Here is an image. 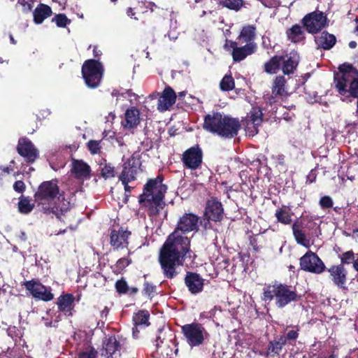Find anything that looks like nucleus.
I'll use <instances>...</instances> for the list:
<instances>
[{"label": "nucleus", "instance_id": "obj_1", "mask_svg": "<svg viewBox=\"0 0 358 358\" xmlns=\"http://www.w3.org/2000/svg\"><path fill=\"white\" fill-rule=\"evenodd\" d=\"M190 243V238L177 231L169 234L159 255V262L164 278L171 280L178 275V268L183 265L187 254L191 252Z\"/></svg>", "mask_w": 358, "mask_h": 358}, {"label": "nucleus", "instance_id": "obj_2", "mask_svg": "<svg viewBox=\"0 0 358 358\" xmlns=\"http://www.w3.org/2000/svg\"><path fill=\"white\" fill-rule=\"evenodd\" d=\"M164 176L159 174L150 178L144 185L143 193L138 196L141 208H144L150 217H156L165 207V194L167 186L163 184Z\"/></svg>", "mask_w": 358, "mask_h": 358}, {"label": "nucleus", "instance_id": "obj_3", "mask_svg": "<svg viewBox=\"0 0 358 358\" xmlns=\"http://www.w3.org/2000/svg\"><path fill=\"white\" fill-rule=\"evenodd\" d=\"M203 128L206 131L221 138L231 139L238 135L241 124L238 117H233L220 112H213L205 115Z\"/></svg>", "mask_w": 358, "mask_h": 358}, {"label": "nucleus", "instance_id": "obj_4", "mask_svg": "<svg viewBox=\"0 0 358 358\" xmlns=\"http://www.w3.org/2000/svg\"><path fill=\"white\" fill-rule=\"evenodd\" d=\"M335 89L343 101L358 98V71L351 65L340 67L334 75Z\"/></svg>", "mask_w": 358, "mask_h": 358}, {"label": "nucleus", "instance_id": "obj_5", "mask_svg": "<svg viewBox=\"0 0 358 358\" xmlns=\"http://www.w3.org/2000/svg\"><path fill=\"white\" fill-rule=\"evenodd\" d=\"M59 194V187L57 180L41 182L34 193V201L40 207V210L45 214H55L58 216V207L55 202Z\"/></svg>", "mask_w": 358, "mask_h": 358}, {"label": "nucleus", "instance_id": "obj_6", "mask_svg": "<svg viewBox=\"0 0 358 358\" xmlns=\"http://www.w3.org/2000/svg\"><path fill=\"white\" fill-rule=\"evenodd\" d=\"M181 333L192 348L203 345L205 340L209 337L206 328L199 322H192L182 326Z\"/></svg>", "mask_w": 358, "mask_h": 358}, {"label": "nucleus", "instance_id": "obj_7", "mask_svg": "<svg viewBox=\"0 0 358 358\" xmlns=\"http://www.w3.org/2000/svg\"><path fill=\"white\" fill-rule=\"evenodd\" d=\"M275 298V304L278 308H283L291 301V291L287 285L278 284L266 285L264 288L262 299L271 301Z\"/></svg>", "mask_w": 358, "mask_h": 358}, {"label": "nucleus", "instance_id": "obj_8", "mask_svg": "<svg viewBox=\"0 0 358 358\" xmlns=\"http://www.w3.org/2000/svg\"><path fill=\"white\" fill-rule=\"evenodd\" d=\"M103 68L97 59H87L82 66V76L90 88L97 87L102 79Z\"/></svg>", "mask_w": 358, "mask_h": 358}, {"label": "nucleus", "instance_id": "obj_9", "mask_svg": "<svg viewBox=\"0 0 358 358\" xmlns=\"http://www.w3.org/2000/svg\"><path fill=\"white\" fill-rule=\"evenodd\" d=\"M280 70L284 75L291 74V55L286 52L273 56L263 65V71L268 74H277Z\"/></svg>", "mask_w": 358, "mask_h": 358}, {"label": "nucleus", "instance_id": "obj_10", "mask_svg": "<svg viewBox=\"0 0 358 358\" xmlns=\"http://www.w3.org/2000/svg\"><path fill=\"white\" fill-rule=\"evenodd\" d=\"M22 285L36 299L48 302L54 299L51 287L45 286L37 279L25 281Z\"/></svg>", "mask_w": 358, "mask_h": 358}, {"label": "nucleus", "instance_id": "obj_11", "mask_svg": "<svg viewBox=\"0 0 358 358\" xmlns=\"http://www.w3.org/2000/svg\"><path fill=\"white\" fill-rule=\"evenodd\" d=\"M142 166L141 156L139 152H134L122 165V171L119 176L120 180H135L138 171Z\"/></svg>", "mask_w": 358, "mask_h": 358}, {"label": "nucleus", "instance_id": "obj_12", "mask_svg": "<svg viewBox=\"0 0 358 358\" xmlns=\"http://www.w3.org/2000/svg\"><path fill=\"white\" fill-rule=\"evenodd\" d=\"M203 153L199 144L187 149L182 155L181 161L185 169L196 170L203 164Z\"/></svg>", "mask_w": 358, "mask_h": 358}, {"label": "nucleus", "instance_id": "obj_13", "mask_svg": "<svg viewBox=\"0 0 358 358\" xmlns=\"http://www.w3.org/2000/svg\"><path fill=\"white\" fill-rule=\"evenodd\" d=\"M16 149L17 153L28 164L34 163L39 157L38 150L31 141L27 137H21L18 139Z\"/></svg>", "mask_w": 358, "mask_h": 358}, {"label": "nucleus", "instance_id": "obj_14", "mask_svg": "<svg viewBox=\"0 0 358 358\" xmlns=\"http://www.w3.org/2000/svg\"><path fill=\"white\" fill-rule=\"evenodd\" d=\"M303 24L309 33L315 34L328 25L327 16L321 11H314L306 15Z\"/></svg>", "mask_w": 358, "mask_h": 358}, {"label": "nucleus", "instance_id": "obj_15", "mask_svg": "<svg viewBox=\"0 0 358 358\" xmlns=\"http://www.w3.org/2000/svg\"><path fill=\"white\" fill-rule=\"evenodd\" d=\"M200 217L192 213H185L180 218L177 222L176 227L174 231L181 234H185L192 231H198L199 229V220Z\"/></svg>", "mask_w": 358, "mask_h": 358}, {"label": "nucleus", "instance_id": "obj_16", "mask_svg": "<svg viewBox=\"0 0 358 358\" xmlns=\"http://www.w3.org/2000/svg\"><path fill=\"white\" fill-rule=\"evenodd\" d=\"M300 266L301 269L314 273H321L325 270L323 262L311 251L301 257Z\"/></svg>", "mask_w": 358, "mask_h": 358}, {"label": "nucleus", "instance_id": "obj_17", "mask_svg": "<svg viewBox=\"0 0 358 358\" xmlns=\"http://www.w3.org/2000/svg\"><path fill=\"white\" fill-rule=\"evenodd\" d=\"M131 233L123 227H120L117 230L112 229L110 233V245L114 251H118L123 249H128L129 238Z\"/></svg>", "mask_w": 358, "mask_h": 358}, {"label": "nucleus", "instance_id": "obj_18", "mask_svg": "<svg viewBox=\"0 0 358 358\" xmlns=\"http://www.w3.org/2000/svg\"><path fill=\"white\" fill-rule=\"evenodd\" d=\"M203 216L208 217L214 222H221L223 220V205L217 198L212 197L206 201Z\"/></svg>", "mask_w": 358, "mask_h": 358}, {"label": "nucleus", "instance_id": "obj_19", "mask_svg": "<svg viewBox=\"0 0 358 358\" xmlns=\"http://www.w3.org/2000/svg\"><path fill=\"white\" fill-rule=\"evenodd\" d=\"M184 280L191 294L196 295L203 291L204 279L199 273L187 271Z\"/></svg>", "mask_w": 358, "mask_h": 358}, {"label": "nucleus", "instance_id": "obj_20", "mask_svg": "<svg viewBox=\"0 0 358 358\" xmlns=\"http://www.w3.org/2000/svg\"><path fill=\"white\" fill-rule=\"evenodd\" d=\"M231 47L232 48V57L236 62H239L255 52L257 45L255 43H249L243 46L238 47L237 42L231 41Z\"/></svg>", "mask_w": 358, "mask_h": 358}, {"label": "nucleus", "instance_id": "obj_21", "mask_svg": "<svg viewBox=\"0 0 358 358\" xmlns=\"http://www.w3.org/2000/svg\"><path fill=\"white\" fill-rule=\"evenodd\" d=\"M176 94L172 87L166 86L158 99L157 109L164 112L169 110L176 101Z\"/></svg>", "mask_w": 358, "mask_h": 358}, {"label": "nucleus", "instance_id": "obj_22", "mask_svg": "<svg viewBox=\"0 0 358 358\" xmlns=\"http://www.w3.org/2000/svg\"><path fill=\"white\" fill-rule=\"evenodd\" d=\"M72 173L78 180L88 179L90 177L91 168L82 159L72 160V167L71 169Z\"/></svg>", "mask_w": 358, "mask_h": 358}, {"label": "nucleus", "instance_id": "obj_23", "mask_svg": "<svg viewBox=\"0 0 358 358\" xmlns=\"http://www.w3.org/2000/svg\"><path fill=\"white\" fill-rule=\"evenodd\" d=\"M334 283L340 288H345L347 271L343 264L334 265L328 269Z\"/></svg>", "mask_w": 358, "mask_h": 358}, {"label": "nucleus", "instance_id": "obj_24", "mask_svg": "<svg viewBox=\"0 0 358 358\" xmlns=\"http://www.w3.org/2000/svg\"><path fill=\"white\" fill-rule=\"evenodd\" d=\"M140 121L139 110L136 107L132 106L126 110L124 120L122 121V126L125 129H134L139 124Z\"/></svg>", "mask_w": 358, "mask_h": 358}, {"label": "nucleus", "instance_id": "obj_25", "mask_svg": "<svg viewBox=\"0 0 358 358\" xmlns=\"http://www.w3.org/2000/svg\"><path fill=\"white\" fill-rule=\"evenodd\" d=\"M74 296L72 294H64L57 299V305L59 311L66 316H72L73 310Z\"/></svg>", "mask_w": 358, "mask_h": 358}, {"label": "nucleus", "instance_id": "obj_26", "mask_svg": "<svg viewBox=\"0 0 358 358\" xmlns=\"http://www.w3.org/2000/svg\"><path fill=\"white\" fill-rule=\"evenodd\" d=\"M120 349V345L117 341L116 337L115 336H109L108 338H106L103 341V348L101 350V356H105L106 358H109Z\"/></svg>", "mask_w": 358, "mask_h": 358}, {"label": "nucleus", "instance_id": "obj_27", "mask_svg": "<svg viewBox=\"0 0 358 358\" xmlns=\"http://www.w3.org/2000/svg\"><path fill=\"white\" fill-rule=\"evenodd\" d=\"M52 15V8L47 4L39 3L33 12L34 22L41 24L46 18Z\"/></svg>", "mask_w": 358, "mask_h": 358}, {"label": "nucleus", "instance_id": "obj_28", "mask_svg": "<svg viewBox=\"0 0 358 358\" xmlns=\"http://www.w3.org/2000/svg\"><path fill=\"white\" fill-rule=\"evenodd\" d=\"M336 36L327 31H323L320 36L315 37L316 44L324 50H330L336 44Z\"/></svg>", "mask_w": 358, "mask_h": 358}, {"label": "nucleus", "instance_id": "obj_29", "mask_svg": "<svg viewBox=\"0 0 358 358\" xmlns=\"http://www.w3.org/2000/svg\"><path fill=\"white\" fill-rule=\"evenodd\" d=\"M287 80L285 76H278L275 78L272 83L271 91L275 96H287L288 93L285 90Z\"/></svg>", "mask_w": 358, "mask_h": 358}, {"label": "nucleus", "instance_id": "obj_30", "mask_svg": "<svg viewBox=\"0 0 358 358\" xmlns=\"http://www.w3.org/2000/svg\"><path fill=\"white\" fill-rule=\"evenodd\" d=\"M291 340V331H288L286 336H281L278 341H271L268 346L267 355L274 356L278 355L282 346L286 344L287 341Z\"/></svg>", "mask_w": 358, "mask_h": 358}, {"label": "nucleus", "instance_id": "obj_31", "mask_svg": "<svg viewBox=\"0 0 358 358\" xmlns=\"http://www.w3.org/2000/svg\"><path fill=\"white\" fill-rule=\"evenodd\" d=\"M256 27L253 25L244 26L238 37V40L241 43H254L253 41L255 38Z\"/></svg>", "mask_w": 358, "mask_h": 358}, {"label": "nucleus", "instance_id": "obj_32", "mask_svg": "<svg viewBox=\"0 0 358 358\" xmlns=\"http://www.w3.org/2000/svg\"><path fill=\"white\" fill-rule=\"evenodd\" d=\"M150 313L146 310H140L133 315L132 320L134 325L143 326L144 327L150 325Z\"/></svg>", "mask_w": 358, "mask_h": 358}, {"label": "nucleus", "instance_id": "obj_33", "mask_svg": "<svg viewBox=\"0 0 358 358\" xmlns=\"http://www.w3.org/2000/svg\"><path fill=\"white\" fill-rule=\"evenodd\" d=\"M250 117L252 124L254 125V129L255 134L258 132L257 129V126H259L263 121V113L262 110L259 107H253L250 112Z\"/></svg>", "mask_w": 358, "mask_h": 358}, {"label": "nucleus", "instance_id": "obj_34", "mask_svg": "<svg viewBox=\"0 0 358 358\" xmlns=\"http://www.w3.org/2000/svg\"><path fill=\"white\" fill-rule=\"evenodd\" d=\"M17 206L19 212L22 214L27 215L33 210L35 204L31 202L28 196H21Z\"/></svg>", "mask_w": 358, "mask_h": 358}, {"label": "nucleus", "instance_id": "obj_35", "mask_svg": "<svg viewBox=\"0 0 358 358\" xmlns=\"http://www.w3.org/2000/svg\"><path fill=\"white\" fill-rule=\"evenodd\" d=\"M235 87V81L231 74L225 75L220 83V88L223 92H229Z\"/></svg>", "mask_w": 358, "mask_h": 358}, {"label": "nucleus", "instance_id": "obj_36", "mask_svg": "<svg viewBox=\"0 0 358 358\" xmlns=\"http://www.w3.org/2000/svg\"><path fill=\"white\" fill-rule=\"evenodd\" d=\"M292 230L297 243L306 248H309L310 241L309 239L306 238L305 234L301 230L296 229L295 224L292 226Z\"/></svg>", "mask_w": 358, "mask_h": 358}, {"label": "nucleus", "instance_id": "obj_37", "mask_svg": "<svg viewBox=\"0 0 358 358\" xmlns=\"http://www.w3.org/2000/svg\"><path fill=\"white\" fill-rule=\"evenodd\" d=\"M131 263V259L128 257H122L119 259L113 267V271L119 274Z\"/></svg>", "mask_w": 358, "mask_h": 358}, {"label": "nucleus", "instance_id": "obj_38", "mask_svg": "<svg viewBox=\"0 0 358 358\" xmlns=\"http://www.w3.org/2000/svg\"><path fill=\"white\" fill-rule=\"evenodd\" d=\"M104 162H106V160L104 159ZM101 174L105 179L114 178L116 176V171L115 167L110 163L105 162L101 168Z\"/></svg>", "mask_w": 358, "mask_h": 358}, {"label": "nucleus", "instance_id": "obj_39", "mask_svg": "<svg viewBox=\"0 0 358 358\" xmlns=\"http://www.w3.org/2000/svg\"><path fill=\"white\" fill-rule=\"evenodd\" d=\"M220 4L230 10L238 11L243 6V0H222Z\"/></svg>", "mask_w": 358, "mask_h": 358}, {"label": "nucleus", "instance_id": "obj_40", "mask_svg": "<svg viewBox=\"0 0 358 358\" xmlns=\"http://www.w3.org/2000/svg\"><path fill=\"white\" fill-rule=\"evenodd\" d=\"M157 287L152 282L145 280L143 283L142 294L150 299H152L156 292Z\"/></svg>", "mask_w": 358, "mask_h": 358}, {"label": "nucleus", "instance_id": "obj_41", "mask_svg": "<svg viewBox=\"0 0 358 358\" xmlns=\"http://www.w3.org/2000/svg\"><path fill=\"white\" fill-rule=\"evenodd\" d=\"M275 216L278 222L283 224H289L291 222V215L285 208H280L277 210Z\"/></svg>", "mask_w": 358, "mask_h": 358}, {"label": "nucleus", "instance_id": "obj_42", "mask_svg": "<svg viewBox=\"0 0 358 358\" xmlns=\"http://www.w3.org/2000/svg\"><path fill=\"white\" fill-rule=\"evenodd\" d=\"M101 140L95 141V140H90L86 143V147L89 152L92 155L99 154L101 152Z\"/></svg>", "mask_w": 358, "mask_h": 358}, {"label": "nucleus", "instance_id": "obj_43", "mask_svg": "<svg viewBox=\"0 0 358 358\" xmlns=\"http://www.w3.org/2000/svg\"><path fill=\"white\" fill-rule=\"evenodd\" d=\"M303 28L299 25L292 26V43H299L304 39Z\"/></svg>", "mask_w": 358, "mask_h": 358}, {"label": "nucleus", "instance_id": "obj_44", "mask_svg": "<svg viewBox=\"0 0 358 358\" xmlns=\"http://www.w3.org/2000/svg\"><path fill=\"white\" fill-rule=\"evenodd\" d=\"M52 22H55L56 24L59 27H66L67 24L71 23V20L68 19L66 15L64 13H59L56 15L52 19Z\"/></svg>", "mask_w": 358, "mask_h": 358}, {"label": "nucleus", "instance_id": "obj_45", "mask_svg": "<svg viewBox=\"0 0 358 358\" xmlns=\"http://www.w3.org/2000/svg\"><path fill=\"white\" fill-rule=\"evenodd\" d=\"M115 287L119 294H125L129 292V286L123 278L116 281Z\"/></svg>", "mask_w": 358, "mask_h": 358}, {"label": "nucleus", "instance_id": "obj_46", "mask_svg": "<svg viewBox=\"0 0 358 358\" xmlns=\"http://www.w3.org/2000/svg\"><path fill=\"white\" fill-rule=\"evenodd\" d=\"M341 264H349L355 261V254L352 250L343 252L341 256Z\"/></svg>", "mask_w": 358, "mask_h": 358}, {"label": "nucleus", "instance_id": "obj_47", "mask_svg": "<svg viewBox=\"0 0 358 358\" xmlns=\"http://www.w3.org/2000/svg\"><path fill=\"white\" fill-rule=\"evenodd\" d=\"M320 205L322 208H329L333 206V200L329 196H324L320 200Z\"/></svg>", "mask_w": 358, "mask_h": 358}, {"label": "nucleus", "instance_id": "obj_48", "mask_svg": "<svg viewBox=\"0 0 358 358\" xmlns=\"http://www.w3.org/2000/svg\"><path fill=\"white\" fill-rule=\"evenodd\" d=\"M96 350L92 347L88 351L80 352L78 355V358H96Z\"/></svg>", "mask_w": 358, "mask_h": 358}, {"label": "nucleus", "instance_id": "obj_49", "mask_svg": "<svg viewBox=\"0 0 358 358\" xmlns=\"http://www.w3.org/2000/svg\"><path fill=\"white\" fill-rule=\"evenodd\" d=\"M249 240L250 245L252 247L254 251L259 252L262 246L259 245L258 235L250 236Z\"/></svg>", "mask_w": 358, "mask_h": 358}, {"label": "nucleus", "instance_id": "obj_50", "mask_svg": "<svg viewBox=\"0 0 358 358\" xmlns=\"http://www.w3.org/2000/svg\"><path fill=\"white\" fill-rule=\"evenodd\" d=\"M13 189L17 192L22 194L26 189V185L22 180H17L13 184Z\"/></svg>", "mask_w": 358, "mask_h": 358}, {"label": "nucleus", "instance_id": "obj_51", "mask_svg": "<svg viewBox=\"0 0 358 358\" xmlns=\"http://www.w3.org/2000/svg\"><path fill=\"white\" fill-rule=\"evenodd\" d=\"M210 221L212 220L208 219V217L203 216V218L200 217L199 223L204 230H208L212 229V224L210 223Z\"/></svg>", "mask_w": 358, "mask_h": 358}, {"label": "nucleus", "instance_id": "obj_52", "mask_svg": "<svg viewBox=\"0 0 358 358\" xmlns=\"http://www.w3.org/2000/svg\"><path fill=\"white\" fill-rule=\"evenodd\" d=\"M122 183L124 185V189L125 191V201L124 202L127 203L128 201V198L130 196V192L132 189L131 186L129 185V182H131L132 180H120Z\"/></svg>", "mask_w": 358, "mask_h": 358}, {"label": "nucleus", "instance_id": "obj_53", "mask_svg": "<svg viewBox=\"0 0 358 358\" xmlns=\"http://www.w3.org/2000/svg\"><path fill=\"white\" fill-rule=\"evenodd\" d=\"M310 77V73H306L303 76H301L298 80H296L297 85H303L307 79Z\"/></svg>", "mask_w": 358, "mask_h": 358}, {"label": "nucleus", "instance_id": "obj_54", "mask_svg": "<svg viewBox=\"0 0 358 358\" xmlns=\"http://www.w3.org/2000/svg\"><path fill=\"white\" fill-rule=\"evenodd\" d=\"M17 238H18L21 241L26 242L27 241V236L24 231H20L17 235Z\"/></svg>", "mask_w": 358, "mask_h": 358}, {"label": "nucleus", "instance_id": "obj_55", "mask_svg": "<svg viewBox=\"0 0 358 358\" xmlns=\"http://www.w3.org/2000/svg\"><path fill=\"white\" fill-rule=\"evenodd\" d=\"M10 170L11 169L8 166H0V176L9 174Z\"/></svg>", "mask_w": 358, "mask_h": 358}, {"label": "nucleus", "instance_id": "obj_56", "mask_svg": "<svg viewBox=\"0 0 358 358\" xmlns=\"http://www.w3.org/2000/svg\"><path fill=\"white\" fill-rule=\"evenodd\" d=\"M298 58H299V56L296 55V54H294L292 52V69H294V64L296 62V66L298 64ZM292 74H294V70H292Z\"/></svg>", "mask_w": 358, "mask_h": 358}, {"label": "nucleus", "instance_id": "obj_57", "mask_svg": "<svg viewBox=\"0 0 358 358\" xmlns=\"http://www.w3.org/2000/svg\"><path fill=\"white\" fill-rule=\"evenodd\" d=\"M93 55L95 58L99 59L101 55V51L98 50L96 46H94L93 49Z\"/></svg>", "mask_w": 358, "mask_h": 358}, {"label": "nucleus", "instance_id": "obj_58", "mask_svg": "<svg viewBox=\"0 0 358 358\" xmlns=\"http://www.w3.org/2000/svg\"><path fill=\"white\" fill-rule=\"evenodd\" d=\"M127 15L130 17H134V19H137L136 17H134L135 15V13L134 12V10L132 8H128L127 10Z\"/></svg>", "mask_w": 358, "mask_h": 358}, {"label": "nucleus", "instance_id": "obj_59", "mask_svg": "<svg viewBox=\"0 0 358 358\" xmlns=\"http://www.w3.org/2000/svg\"><path fill=\"white\" fill-rule=\"evenodd\" d=\"M138 327L139 326L134 325V327L132 328L133 336L135 338H138V334L140 331L138 329Z\"/></svg>", "mask_w": 358, "mask_h": 358}, {"label": "nucleus", "instance_id": "obj_60", "mask_svg": "<svg viewBox=\"0 0 358 358\" xmlns=\"http://www.w3.org/2000/svg\"><path fill=\"white\" fill-rule=\"evenodd\" d=\"M138 292V289L137 287H131V288H129V292H128V293H129L130 295H134V294H136Z\"/></svg>", "mask_w": 358, "mask_h": 358}, {"label": "nucleus", "instance_id": "obj_61", "mask_svg": "<svg viewBox=\"0 0 358 358\" xmlns=\"http://www.w3.org/2000/svg\"><path fill=\"white\" fill-rule=\"evenodd\" d=\"M109 309L108 307L105 306L103 310L101 313V317L103 318V317H106L108 314Z\"/></svg>", "mask_w": 358, "mask_h": 358}, {"label": "nucleus", "instance_id": "obj_62", "mask_svg": "<svg viewBox=\"0 0 358 358\" xmlns=\"http://www.w3.org/2000/svg\"><path fill=\"white\" fill-rule=\"evenodd\" d=\"M265 6L269 7L271 5L272 0H258Z\"/></svg>", "mask_w": 358, "mask_h": 358}, {"label": "nucleus", "instance_id": "obj_63", "mask_svg": "<svg viewBox=\"0 0 358 358\" xmlns=\"http://www.w3.org/2000/svg\"><path fill=\"white\" fill-rule=\"evenodd\" d=\"M349 47L352 49L355 48L357 47V43L355 41H350L349 43Z\"/></svg>", "mask_w": 358, "mask_h": 358}, {"label": "nucleus", "instance_id": "obj_64", "mask_svg": "<svg viewBox=\"0 0 358 358\" xmlns=\"http://www.w3.org/2000/svg\"><path fill=\"white\" fill-rule=\"evenodd\" d=\"M353 267L358 272V259L354 261Z\"/></svg>", "mask_w": 358, "mask_h": 358}]
</instances>
